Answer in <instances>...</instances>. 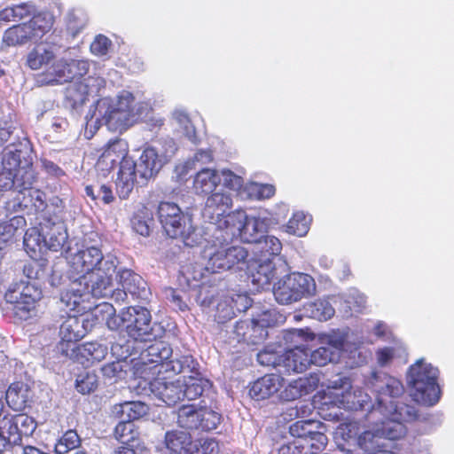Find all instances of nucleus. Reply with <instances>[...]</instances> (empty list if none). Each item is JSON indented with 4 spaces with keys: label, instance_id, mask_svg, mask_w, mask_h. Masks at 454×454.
<instances>
[{
    "label": "nucleus",
    "instance_id": "c85d7f7f",
    "mask_svg": "<svg viewBox=\"0 0 454 454\" xmlns=\"http://www.w3.org/2000/svg\"><path fill=\"white\" fill-rule=\"evenodd\" d=\"M284 379L278 374H266L254 381L249 390L253 399L264 400L278 393L283 387Z\"/></svg>",
    "mask_w": 454,
    "mask_h": 454
},
{
    "label": "nucleus",
    "instance_id": "c03bdc74",
    "mask_svg": "<svg viewBox=\"0 0 454 454\" xmlns=\"http://www.w3.org/2000/svg\"><path fill=\"white\" fill-rule=\"evenodd\" d=\"M308 317L318 321H326L335 313L333 305L327 300H317L307 304L304 308Z\"/></svg>",
    "mask_w": 454,
    "mask_h": 454
},
{
    "label": "nucleus",
    "instance_id": "ea45409f",
    "mask_svg": "<svg viewBox=\"0 0 454 454\" xmlns=\"http://www.w3.org/2000/svg\"><path fill=\"white\" fill-rule=\"evenodd\" d=\"M366 304V297L358 290H349L343 297L340 310L346 317H351L354 313L361 312Z\"/></svg>",
    "mask_w": 454,
    "mask_h": 454
},
{
    "label": "nucleus",
    "instance_id": "864d4df0",
    "mask_svg": "<svg viewBox=\"0 0 454 454\" xmlns=\"http://www.w3.org/2000/svg\"><path fill=\"white\" fill-rule=\"evenodd\" d=\"M81 443V439L74 430H67L55 444L56 454H67L72 450L77 448Z\"/></svg>",
    "mask_w": 454,
    "mask_h": 454
},
{
    "label": "nucleus",
    "instance_id": "e433bc0d",
    "mask_svg": "<svg viewBox=\"0 0 454 454\" xmlns=\"http://www.w3.org/2000/svg\"><path fill=\"white\" fill-rule=\"evenodd\" d=\"M117 277L122 288L132 295L141 296L142 293L145 292V281L131 270L121 269L118 270Z\"/></svg>",
    "mask_w": 454,
    "mask_h": 454
},
{
    "label": "nucleus",
    "instance_id": "dca6fc26",
    "mask_svg": "<svg viewBox=\"0 0 454 454\" xmlns=\"http://www.w3.org/2000/svg\"><path fill=\"white\" fill-rule=\"evenodd\" d=\"M364 342L348 331H333L325 338L326 347L339 357L347 356L351 360V366H360L367 363L368 353L361 347Z\"/></svg>",
    "mask_w": 454,
    "mask_h": 454
},
{
    "label": "nucleus",
    "instance_id": "1a4fd4ad",
    "mask_svg": "<svg viewBox=\"0 0 454 454\" xmlns=\"http://www.w3.org/2000/svg\"><path fill=\"white\" fill-rule=\"evenodd\" d=\"M208 241L203 257L207 260L205 269L211 273L229 270L233 268L241 269L247 264V250L241 246H228L230 241H224L214 237Z\"/></svg>",
    "mask_w": 454,
    "mask_h": 454
},
{
    "label": "nucleus",
    "instance_id": "6e6d98bb",
    "mask_svg": "<svg viewBox=\"0 0 454 454\" xmlns=\"http://www.w3.org/2000/svg\"><path fill=\"white\" fill-rule=\"evenodd\" d=\"M256 250L264 255H278L282 250L281 241L275 236H263L256 244Z\"/></svg>",
    "mask_w": 454,
    "mask_h": 454
},
{
    "label": "nucleus",
    "instance_id": "9b49d317",
    "mask_svg": "<svg viewBox=\"0 0 454 454\" xmlns=\"http://www.w3.org/2000/svg\"><path fill=\"white\" fill-rule=\"evenodd\" d=\"M176 151V142L169 137L145 146L138 163H136V177L138 176L144 182L154 177L171 160Z\"/></svg>",
    "mask_w": 454,
    "mask_h": 454
},
{
    "label": "nucleus",
    "instance_id": "680f3d73",
    "mask_svg": "<svg viewBox=\"0 0 454 454\" xmlns=\"http://www.w3.org/2000/svg\"><path fill=\"white\" fill-rule=\"evenodd\" d=\"M219 174L220 177L223 178L224 186L230 188L231 190L240 191L243 187L244 181L240 176L225 168L222 169Z\"/></svg>",
    "mask_w": 454,
    "mask_h": 454
},
{
    "label": "nucleus",
    "instance_id": "3c124183",
    "mask_svg": "<svg viewBox=\"0 0 454 454\" xmlns=\"http://www.w3.org/2000/svg\"><path fill=\"white\" fill-rule=\"evenodd\" d=\"M35 180V171L32 168H20L15 172V190L11 191L10 196L20 192L33 189L32 184Z\"/></svg>",
    "mask_w": 454,
    "mask_h": 454
},
{
    "label": "nucleus",
    "instance_id": "2f4dec72",
    "mask_svg": "<svg viewBox=\"0 0 454 454\" xmlns=\"http://www.w3.org/2000/svg\"><path fill=\"white\" fill-rule=\"evenodd\" d=\"M126 309H123L119 315H115V309L108 302H104L96 306L90 313V317L98 322H106L110 330L126 329V321L124 317Z\"/></svg>",
    "mask_w": 454,
    "mask_h": 454
},
{
    "label": "nucleus",
    "instance_id": "f704fd0d",
    "mask_svg": "<svg viewBox=\"0 0 454 454\" xmlns=\"http://www.w3.org/2000/svg\"><path fill=\"white\" fill-rule=\"evenodd\" d=\"M148 411L149 407L146 403L140 401H131L114 405L112 412L121 420L132 422L146 415Z\"/></svg>",
    "mask_w": 454,
    "mask_h": 454
},
{
    "label": "nucleus",
    "instance_id": "0e129e2a",
    "mask_svg": "<svg viewBox=\"0 0 454 454\" xmlns=\"http://www.w3.org/2000/svg\"><path fill=\"white\" fill-rule=\"evenodd\" d=\"M236 311L232 307L231 301H223L218 303L216 308V320L218 323H225L235 317Z\"/></svg>",
    "mask_w": 454,
    "mask_h": 454
},
{
    "label": "nucleus",
    "instance_id": "b1692460",
    "mask_svg": "<svg viewBox=\"0 0 454 454\" xmlns=\"http://www.w3.org/2000/svg\"><path fill=\"white\" fill-rule=\"evenodd\" d=\"M153 393L167 405H175L184 400L182 380L165 381L162 379H156L151 383Z\"/></svg>",
    "mask_w": 454,
    "mask_h": 454
},
{
    "label": "nucleus",
    "instance_id": "49530a36",
    "mask_svg": "<svg viewBox=\"0 0 454 454\" xmlns=\"http://www.w3.org/2000/svg\"><path fill=\"white\" fill-rule=\"evenodd\" d=\"M182 385L184 386V399L186 398L188 400L198 398L206 389L211 387L208 380L197 377H189L182 380Z\"/></svg>",
    "mask_w": 454,
    "mask_h": 454
},
{
    "label": "nucleus",
    "instance_id": "f257e3e1",
    "mask_svg": "<svg viewBox=\"0 0 454 454\" xmlns=\"http://www.w3.org/2000/svg\"><path fill=\"white\" fill-rule=\"evenodd\" d=\"M118 260L112 254H107L102 266L82 278H75L68 288L62 293L60 301L70 310H74L82 301L90 295L103 298L112 293V276L115 272Z\"/></svg>",
    "mask_w": 454,
    "mask_h": 454
},
{
    "label": "nucleus",
    "instance_id": "c9c22d12",
    "mask_svg": "<svg viewBox=\"0 0 454 454\" xmlns=\"http://www.w3.org/2000/svg\"><path fill=\"white\" fill-rule=\"evenodd\" d=\"M56 57L51 46L40 43L27 55V64L32 70H39L51 63Z\"/></svg>",
    "mask_w": 454,
    "mask_h": 454
},
{
    "label": "nucleus",
    "instance_id": "423d86ee",
    "mask_svg": "<svg viewBox=\"0 0 454 454\" xmlns=\"http://www.w3.org/2000/svg\"><path fill=\"white\" fill-rule=\"evenodd\" d=\"M223 224H229L223 231L216 232L215 238L224 241H231L239 237L244 242L256 244L272 224L270 218L259 215H247L243 210H236L227 215Z\"/></svg>",
    "mask_w": 454,
    "mask_h": 454
},
{
    "label": "nucleus",
    "instance_id": "f8f14e48",
    "mask_svg": "<svg viewBox=\"0 0 454 454\" xmlns=\"http://www.w3.org/2000/svg\"><path fill=\"white\" fill-rule=\"evenodd\" d=\"M314 278L304 273H292L279 279L274 286L273 294L279 304L286 305L315 294Z\"/></svg>",
    "mask_w": 454,
    "mask_h": 454
},
{
    "label": "nucleus",
    "instance_id": "7ed1b4c3",
    "mask_svg": "<svg viewBox=\"0 0 454 454\" xmlns=\"http://www.w3.org/2000/svg\"><path fill=\"white\" fill-rule=\"evenodd\" d=\"M128 149L124 141L114 140L104 150L97 166L101 170L110 171L120 165L116 181V190L121 199L129 197L136 183V162L127 157Z\"/></svg>",
    "mask_w": 454,
    "mask_h": 454
},
{
    "label": "nucleus",
    "instance_id": "603ef678",
    "mask_svg": "<svg viewBox=\"0 0 454 454\" xmlns=\"http://www.w3.org/2000/svg\"><path fill=\"white\" fill-rule=\"evenodd\" d=\"M318 422L312 420H298L292 424L289 432L292 436L297 438L296 441L303 442L315 429H317Z\"/></svg>",
    "mask_w": 454,
    "mask_h": 454
},
{
    "label": "nucleus",
    "instance_id": "bf43d9fd",
    "mask_svg": "<svg viewBox=\"0 0 454 454\" xmlns=\"http://www.w3.org/2000/svg\"><path fill=\"white\" fill-rule=\"evenodd\" d=\"M191 454H215L218 450V443L210 438L193 440Z\"/></svg>",
    "mask_w": 454,
    "mask_h": 454
},
{
    "label": "nucleus",
    "instance_id": "de8ad7c7",
    "mask_svg": "<svg viewBox=\"0 0 454 454\" xmlns=\"http://www.w3.org/2000/svg\"><path fill=\"white\" fill-rule=\"evenodd\" d=\"M327 444V437L317 429L308 437L305 438L303 442L298 441V444H294V447H300V454H309V450H311L310 454H314L317 451L323 450Z\"/></svg>",
    "mask_w": 454,
    "mask_h": 454
},
{
    "label": "nucleus",
    "instance_id": "20e7f679",
    "mask_svg": "<svg viewBox=\"0 0 454 454\" xmlns=\"http://www.w3.org/2000/svg\"><path fill=\"white\" fill-rule=\"evenodd\" d=\"M439 370L420 358L411 364L407 372L410 395L418 403L432 406L440 399Z\"/></svg>",
    "mask_w": 454,
    "mask_h": 454
},
{
    "label": "nucleus",
    "instance_id": "72a5a7b5",
    "mask_svg": "<svg viewBox=\"0 0 454 454\" xmlns=\"http://www.w3.org/2000/svg\"><path fill=\"white\" fill-rule=\"evenodd\" d=\"M32 398L28 386L23 382L12 383L6 391L5 399L9 406L14 411L24 410Z\"/></svg>",
    "mask_w": 454,
    "mask_h": 454
},
{
    "label": "nucleus",
    "instance_id": "9d476101",
    "mask_svg": "<svg viewBox=\"0 0 454 454\" xmlns=\"http://www.w3.org/2000/svg\"><path fill=\"white\" fill-rule=\"evenodd\" d=\"M134 96L127 90L115 98H103L97 103L98 118L110 130L121 132L133 125L131 104Z\"/></svg>",
    "mask_w": 454,
    "mask_h": 454
},
{
    "label": "nucleus",
    "instance_id": "a878e982",
    "mask_svg": "<svg viewBox=\"0 0 454 454\" xmlns=\"http://www.w3.org/2000/svg\"><path fill=\"white\" fill-rule=\"evenodd\" d=\"M247 270L251 282L257 290L264 289L270 286L271 280L276 276L275 264L270 259H260L251 262L247 266Z\"/></svg>",
    "mask_w": 454,
    "mask_h": 454
},
{
    "label": "nucleus",
    "instance_id": "8fccbe9b",
    "mask_svg": "<svg viewBox=\"0 0 454 454\" xmlns=\"http://www.w3.org/2000/svg\"><path fill=\"white\" fill-rule=\"evenodd\" d=\"M277 314L275 310L263 311L258 317L254 318V323L252 327L254 332L259 331L258 339H252L253 341L263 340L268 335L267 327H270L277 322Z\"/></svg>",
    "mask_w": 454,
    "mask_h": 454
},
{
    "label": "nucleus",
    "instance_id": "cd10ccee",
    "mask_svg": "<svg viewBox=\"0 0 454 454\" xmlns=\"http://www.w3.org/2000/svg\"><path fill=\"white\" fill-rule=\"evenodd\" d=\"M192 443L193 439L189 432L172 429L165 433L163 444L166 454H191Z\"/></svg>",
    "mask_w": 454,
    "mask_h": 454
},
{
    "label": "nucleus",
    "instance_id": "052dcab7",
    "mask_svg": "<svg viewBox=\"0 0 454 454\" xmlns=\"http://www.w3.org/2000/svg\"><path fill=\"white\" fill-rule=\"evenodd\" d=\"M257 361L264 366H272L279 368L281 363V355L271 348H266L257 354Z\"/></svg>",
    "mask_w": 454,
    "mask_h": 454
},
{
    "label": "nucleus",
    "instance_id": "39448f33",
    "mask_svg": "<svg viewBox=\"0 0 454 454\" xmlns=\"http://www.w3.org/2000/svg\"><path fill=\"white\" fill-rule=\"evenodd\" d=\"M68 239L67 226L61 220L44 218L39 228L28 229L24 236V247L31 257L48 250H61Z\"/></svg>",
    "mask_w": 454,
    "mask_h": 454
},
{
    "label": "nucleus",
    "instance_id": "c756f323",
    "mask_svg": "<svg viewBox=\"0 0 454 454\" xmlns=\"http://www.w3.org/2000/svg\"><path fill=\"white\" fill-rule=\"evenodd\" d=\"M309 365V352L299 346L281 354L279 372H302Z\"/></svg>",
    "mask_w": 454,
    "mask_h": 454
},
{
    "label": "nucleus",
    "instance_id": "13d9d810",
    "mask_svg": "<svg viewBox=\"0 0 454 454\" xmlns=\"http://www.w3.org/2000/svg\"><path fill=\"white\" fill-rule=\"evenodd\" d=\"M75 387L82 395L90 394L98 387V376L91 372L82 373L76 379Z\"/></svg>",
    "mask_w": 454,
    "mask_h": 454
},
{
    "label": "nucleus",
    "instance_id": "a211bd4d",
    "mask_svg": "<svg viewBox=\"0 0 454 454\" xmlns=\"http://www.w3.org/2000/svg\"><path fill=\"white\" fill-rule=\"evenodd\" d=\"M220 421L221 415L212 410L183 405L177 411V425L186 430L211 431L217 427Z\"/></svg>",
    "mask_w": 454,
    "mask_h": 454
},
{
    "label": "nucleus",
    "instance_id": "69168bd1",
    "mask_svg": "<svg viewBox=\"0 0 454 454\" xmlns=\"http://www.w3.org/2000/svg\"><path fill=\"white\" fill-rule=\"evenodd\" d=\"M152 108L149 103L147 102H138L137 104H134V102L131 104V113L132 114V119H133V124L139 121L143 120L144 118L148 117L149 114L151 113Z\"/></svg>",
    "mask_w": 454,
    "mask_h": 454
},
{
    "label": "nucleus",
    "instance_id": "7c9ffc66",
    "mask_svg": "<svg viewBox=\"0 0 454 454\" xmlns=\"http://www.w3.org/2000/svg\"><path fill=\"white\" fill-rule=\"evenodd\" d=\"M67 355L81 364H84L85 362L93 364L106 357L107 355V348L98 342H87L74 346L71 348V353H67Z\"/></svg>",
    "mask_w": 454,
    "mask_h": 454
},
{
    "label": "nucleus",
    "instance_id": "5fc2aeb1",
    "mask_svg": "<svg viewBox=\"0 0 454 454\" xmlns=\"http://www.w3.org/2000/svg\"><path fill=\"white\" fill-rule=\"evenodd\" d=\"M339 358L336 353H333L332 349L326 346H322L309 353V364H313L317 366H325L328 363L338 361Z\"/></svg>",
    "mask_w": 454,
    "mask_h": 454
},
{
    "label": "nucleus",
    "instance_id": "393cba45",
    "mask_svg": "<svg viewBox=\"0 0 454 454\" xmlns=\"http://www.w3.org/2000/svg\"><path fill=\"white\" fill-rule=\"evenodd\" d=\"M90 315L86 318H81L75 316H69L60 325L59 336L65 342H76L82 339L89 331V325L91 326L90 319Z\"/></svg>",
    "mask_w": 454,
    "mask_h": 454
},
{
    "label": "nucleus",
    "instance_id": "5701e85b",
    "mask_svg": "<svg viewBox=\"0 0 454 454\" xmlns=\"http://www.w3.org/2000/svg\"><path fill=\"white\" fill-rule=\"evenodd\" d=\"M46 207L45 194L38 189L20 191L14 195H8L6 211H20L23 209H34L35 212L43 211Z\"/></svg>",
    "mask_w": 454,
    "mask_h": 454
},
{
    "label": "nucleus",
    "instance_id": "aec40b11",
    "mask_svg": "<svg viewBox=\"0 0 454 454\" xmlns=\"http://www.w3.org/2000/svg\"><path fill=\"white\" fill-rule=\"evenodd\" d=\"M106 256L103 255L101 250L97 247H89L80 249L77 252L71 254L69 256V278L74 280L73 276L75 278H82L102 266Z\"/></svg>",
    "mask_w": 454,
    "mask_h": 454
},
{
    "label": "nucleus",
    "instance_id": "412c9836",
    "mask_svg": "<svg viewBox=\"0 0 454 454\" xmlns=\"http://www.w3.org/2000/svg\"><path fill=\"white\" fill-rule=\"evenodd\" d=\"M1 424L5 434L6 450L21 444L22 436H30L36 428L35 419L26 414L4 416L1 419Z\"/></svg>",
    "mask_w": 454,
    "mask_h": 454
},
{
    "label": "nucleus",
    "instance_id": "4468645a",
    "mask_svg": "<svg viewBox=\"0 0 454 454\" xmlns=\"http://www.w3.org/2000/svg\"><path fill=\"white\" fill-rule=\"evenodd\" d=\"M158 216L167 235L172 239L181 238L187 246L195 242L192 235L195 231L192 219L184 215L180 207L172 202H160Z\"/></svg>",
    "mask_w": 454,
    "mask_h": 454
},
{
    "label": "nucleus",
    "instance_id": "4be33fe9",
    "mask_svg": "<svg viewBox=\"0 0 454 454\" xmlns=\"http://www.w3.org/2000/svg\"><path fill=\"white\" fill-rule=\"evenodd\" d=\"M105 87V80L98 76H89L82 81L76 80L70 82L66 90V98L71 102L73 107L83 105L88 97L99 92Z\"/></svg>",
    "mask_w": 454,
    "mask_h": 454
},
{
    "label": "nucleus",
    "instance_id": "473e14b6",
    "mask_svg": "<svg viewBox=\"0 0 454 454\" xmlns=\"http://www.w3.org/2000/svg\"><path fill=\"white\" fill-rule=\"evenodd\" d=\"M219 172L215 168H203L193 179V189L197 194H210L221 183Z\"/></svg>",
    "mask_w": 454,
    "mask_h": 454
},
{
    "label": "nucleus",
    "instance_id": "0eeeda50",
    "mask_svg": "<svg viewBox=\"0 0 454 454\" xmlns=\"http://www.w3.org/2000/svg\"><path fill=\"white\" fill-rule=\"evenodd\" d=\"M404 422L392 417H384L383 420L370 425L359 434L357 444L367 454H377L388 447V441L399 440L406 434Z\"/></svg>",
    "mask_w": 454,
    "mask_h": 454
},
{
    "label": "nucleus",
    "instance_id": "a18cd8bd",
    "mask_svg": "<svg viewBox=\"0 0 454 454\" xmlns=\"http://www.w3.org/2000/svg\"><path fill=\"white\" fill-rule=\"evenodd\" d=\"M311 217L301 211L295 212L288 223L282 229L292 235L302 237L307 234Z\"/></svg>",
    "mask_w": 454,
    "mask_h": 454
},
{
    "label": "nucleus",
    "instance_id": "6ab92c4d",
    "mask_svg": "<svg viewBox=\"0 0 454 454\" xmlns=\"http://www.w3.org/2000/svg\"><path fill=\"white\" fill-rule=\"evenodd\" d=\"M126 321V332L134 340H146L155 338L153 325L150 311L141 306H130L126 308L124 317Z\"/></svg>",
    "mask_w": 454,
    "mask_h": 454
},
{
    "label": "nucleus",
    "instance_id": "774afa93",
    "mask_svg": "<svg viewBox=\"0 0 454 454\" xmlns=\"http://www.w3.org/2000/svg\"><path fill=\"white\" fill-rule=\"evenodd\" d=\"M82 13H70L67 22V28L73 34L76 35L86 25V20L82 17Z\"/></svg>",
    "mask_w": 454,
    "mask_h": 454
},
{
    "label": "nucleus",
    "instance_id": "338daca9",
    "mask_svg": "<svg viewBox=\"0 0 454 454\" xmlns=\"http://www.w3.org/2000/svg\"><path fill=\"white\" fill-rule=\"evenodd\" d=\"M397 349L395 348L387 347L380 348L376 354L378 364L382 367L389 365L395 357Z\"/></svg>",
    "mask_w": 454,
    "mask_h": 454
},
{
    "label": "nucleus",
    "instance_id": "2eb2a0df",
    "mask_svg": "<svg viewBox=\"0 0 454 454\" xmlns=\"http://www.w3.org/2000/svg\"><path fill=\"white\" fill-rule=\"evenodd\" d=\"M90 69V62L86 59H72L60 58L44 73L37 77L41 85L54 86L78 81L86 75Z\"/></svg>",
    "mask_w": 454,
    "mask_h": 454
},
{
    "label": "nucleus",
    "instance_id": "f03ea898",
    "mask_svg": "<svg viewBox=\"0 0 454 454\" xmlns=\"http://www.w3.org/2000/svg\"><path fill=\"white\" fill-rule=\"evenodd\" d=\"M365 385L375 395L376 412L383 417H392L403 421L416 419V407L397 401L404 393V387L400 380L385 372H372L366 380Z\"/></svg>",
    "mask_w": 454,
    "mask_h": 454
},
{
    "label": "nucleus",
    "instance_id": "37998d69",
    "mask_svg": "<svg viewBox=\"0 0 454 454\" xmlns=\"http://www.w3.org/2000/svg\"><path fill=\"white\" fill-rule=\"evenodd\" d=\"M35 12L33 4L23 3L11 7H6L0 12V20L11 22H19L31 17Z\"/></svg>",
    "mask_w": 454,
    "mask_h": 454
},
{
    "label": "nucleus",
    "instance_id": "a19ab883",
    "mask_svg": "<svg viewBox=\"0 0 454 454\" xmlns=\"http://www.w3.org/2000/svg\"><path fill=\"white\" fill-rule=\"evenodd\" d=\"M171 347L164 341H156L150 345L143 353V358L152 364H162L172 356Z\"/></svg>",
    "mask_w": 454,
    "mask_h": 454
},
{
    "label": "nucleus",
    "instance_id": "4d7b16f0",
    "mask_svg": "<svg viewBox=\"0 0 454 454\" xmlns=\"http://www.w3.org/2000/svg\"><path fill=\"white\" fill-rule=\"evenodd\" d=\"M173 120L179 127L180 132L191 141H194L195 129L187 114L182 110H176L173 113Z\"/></svg>",
    "mask_w": 454,
    "mask_h": 454
},
{
    "label": "nucleus",
    "instance_id": "f3484780",
    "mask_svg": "<svg viewBox=\"0 0 454 454\" xmlns=\"http://www.w3.org/2000/svg\"><path fill=\"white\" fill-rule=\"evenodd\" d=\"M231 207L232 198L230 192L220 190L208 194L202 209V216L211 224L208 230L215 238L216 232L220 230L224 231L229 225L223 223L227 220V215L231 213L229 212Z\"/></svg>",
    "mask_w": 454,
    "mask_h": 454
},
{
    "label": "nucleus",
    "instance_id": "4c0bfd02",
    "mask_svg": "<svg viewBox=\"0 0 454 454\" xmlns=\"http://www.w3.org/2000/svg\"><path fill=\"white\" fill-rule=\"evenodd\" d=\"M54 22V18L50 12H35L32 15L31 20L27 23L29 27L30 35L33 40L40 39L49 32Z\"/></svg>",
    "mask_w": 454,
    "mask_h": 454
},
{
    "label": "nucleus",
    "instance_id": "ddd939ff",
    "mask_svg": "<svg viewBox=\"0 0 454 454\" xmlns=\"http://www.w3.org/2000/svg\"><path fill=\"white\" fill-rule=\"evenodd\" d=\"M4 297L7 302L13 305L15 316L21 320H27L36 315L42 291L35 281H20L12 285Z\"/></svg>",
    "mask_w": 454,
    "mask_h": 454
},
{
    "label": "nucleus",
    "instance_id": "6e6552de",
    "mask_svg": "<svg viewBox=\"0 0 454 454\" xmlns=\"http://www.w3.org/2000/svg\"><path fill=\"white\" fill-rule=\"evenodd\" d=\"M328 388L324 404L345 410L369 411L372 415L376 413L375 404L372 403L369 395L360 388L352 389L348 377L337 376L329 381Z\"/></svg>",
    "mask_w": 454,
    "mask_h": 454
},
{
    "label": "nucleus",
    "instance_id": "e2e57ef3",
    "mask_svg": "<svg viewBox=\"0 0 454 454\" xmlns=\"http://www.w3.org/2000/svg\"><path fill=\"white\" fill-rule=\"evenodd\" d=\"M111 46L112 42L106 36L98 35L90 44V51L95 56H106Z\"/></svg>",
    "mask_w": 454,
    "mask_h": 454
},
{
    "label": "nucleus",
    "instance_id": "79ce46f5",
    "mask_svg": "<svg viewBox=\"0 0 454 454\" xmlns=\"http://www.w3.org/2000/svg\"><path fill=\"white\" fill-rule=\"evenodd\" d=\"M22 145L12 144L6 146L3 151L1 168L8 171L16 172L21 163V158H24L25 152L21 149Z\"/></svg>",
    "mask_w": 454,
    "mask_h": 454
},
{
    "label": "nucleus",
    "instance_id": "09e8293b",
    "mask_svg": "<svg viewBox=\"0 0 454 454\" xmlns=\"http://www.w3.org/2000/svg\"><path fill=\"white\" fill-rule=\"evenodd\" d=\"M115 438L123 445L135 444L138 433L132 422L121 420L114 429Z\"/></svg>",
    "mask_w": 454,
    "mask_h": 454
},
{
    "label": "nucleus",
    "instance_id": "58836bf2",
    "mask_svg": "<svg viewBox=\"0 0 454 454\" xmlns=\"http://www.w3.org/2000/svg\"><path fill=\"white\" fill-rule=\"evenodd\" d=\"M27 23L12 26L3 35L2 43L6 46L23 45L33 40Z\"/></svg>",
    "mask_w": 454,
    "mask_h": 454
},
{
    "label": "nucleus",
    "instance_id": "bb28decb",
    "mask_svg": "<svg viewBox=\"0 0 454 454\" xmlns=\"http://www.w3.org/2000/svg\"><path fill=\"white\" fill-rule=\"evenodd\" d=\"M319 382L317 376H309L305 378H299L295 380L289 382L279 392L278 397L281 401L291 402L294 401L303 395H307L314 391Z\"/></svg>",
    "mask_w": 454,
    "mask_h": 454
}]
</instances>
